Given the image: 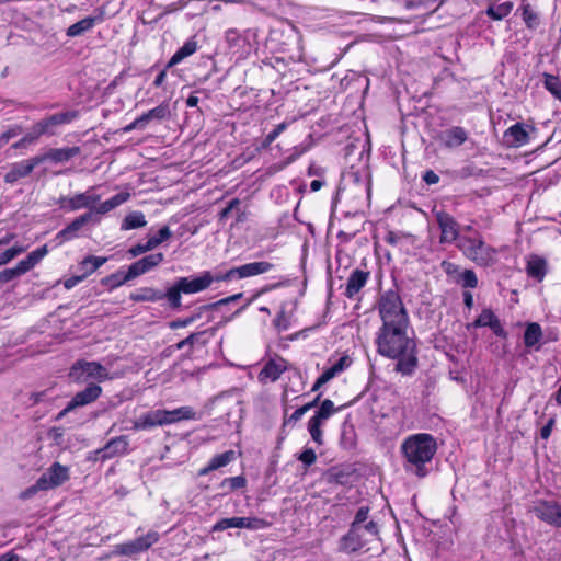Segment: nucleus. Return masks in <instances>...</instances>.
<instances>
[{
	"label": "nucleus",
	"mask_w": 561,
	"mask_h": 561,
	"mask_svg": "<svg viewBox=\"0 0 561 561\" xmlns=\"http://www.w3.org/2000/svg\"><path fill=\"white\" fill-rule=\"evenodd\" d=\"M337 410L330 399H325L321 402L314 415L327 422Z\"/></svg>",
	"instance_id": "37998d69"
},
{
	"label": "nucleus",
	"mask_w": 561,
	"mask_h": 561,
	"mask_svg": "<svg viewBox=\"0 0 561 561\" xmlns=\"http://www.w3.org/2000/svg\"><path fill=\"white\" fill-rule=\"evenodd\" d=\"M130 297H131V299H134L136 301H145V300H154L157 298H160L161 295H158L151 288H144L137 294H131Z\"/></svg>",
	"instance_id": "603ef678"
},
{
	"label": "nucleus",
	"mask_w": 561,
	"mask_h": 561,
	"mask_svg": "<svg viewBox=\"0 0 561 561\" xmlns=\"http://www.w3.org/2000/svg\"><path fill=\"white\" fill-rule=\"evenodd\" d=\"M438 140L444 147L454 149L460 147L468 140V133L463 127L453 126L442 131L438 136Z\"/></svg>",
	"instance_id": "aec40b11"
},
{
	"label": "nucleus",
	"mask_w": 561,
	"mask_h": 561,
	"mask_svg": "<svg viewBox=\"0 0 561 561\" xmlns=\"http://www.w3.org/2000/svg\"><path fill=\"white\" fill-rule=\"evenodd\" d=\"M102 394V388L99 385L90 383L82 391L77 392L70 402V409H77L96 401Z\"/></svg>",
	"instance_id": "b1692460"
},
{
	"label": "nucleus",
	"mask_w": 561,
	"mask_h": 561,
	"mask_svg": "<svg viewBox=\"0 0 561 561\" xmlns=\"http://www.w3.org/2000/svg\"><path fill=\"white\" fill-rule=\"evenodd\" d=\"M529 512L540 520L561 528V503L552 500H539L533 504Z\"/></svg>",
	"instance_id": "9d476101"
},
{
	"label": "nucleus",
	"mask_w": 561,
	"mask_h": 561,
	"mask_svg": "<svg viewBox=\"0 0 561 561\" xmlns=\"http://www.w3.org/2000/svg\"><path fill=\"white\" fill-rule=\"evenodd\" d=\"M369 506L364 505L360 506L354 517V520L352 522L348 531L346 533V539L348 541L354 540V536H358V529L359 527H363V524L368 520V514H369Z\"/></svg>",
	"instance_id": "72a5a7b5"
},
{
	"label": "nucleus",
	"mask_w": 561,
	"mask_h": 561,
	"mask_svg": "<svg viewBox=\"0 0 561 561\" xmlns=\"http://www.w3.org/2000/svg\"><path fill=\"white\" fill-rule=\"evenodd\" d=\"M548 271V262L545 257L537 254H530L526 261V272L531 278L541 280Z\"/></svg>",
	"instance_id": "c85d7f7f"
},
{
	"label": "nucleus",
	"mask_w": 561,
	"mask_h": 561,
	"mask_svg": "<svg viewBox=\"0 0 561 561\" xmlns=\"http://www.w3.org/2000/svg\"><path fill=\"white\" fill-rule=\"evenodd\" d=\"M272 267L273 265L266 261L251 262L238 267L229 268L222 273H218L216 276H213L210 273H206L194 280H232L253 277L267 273Z\"/></svg>",
	"instance_id": "20e7f679"
},
{
	"label": "nucleus",
	"mask_w": 561,
	"mask_h": 561,
	"mask_svg": "<svg viewBox=\"0 0 561 561\" xmlns=\"http://www.w3.org/2000/svg\"><path fill=\"white\" fill-rule=\"evenodd\" d=\"M130 198L128 192H121L110 199L101 203L99 206L93 205L87 214H92V225H98L101 221V215H104L119 205L124 204Z\"/></svg>",
	"instance_id": "dca6fc26"
},
{
	"label": "nucleus",
	"mask_w": 561,
	"mask_h": 561,
	"mask_svg": "<svg viewBox=\"0 0 561 561\" xmlns=\"http://www.w3.org/2000/svg\"><path fill=\"white\" fill-rule=\"evenodd\" d=\"M364 285L365 283H347L345 287V295L348 298L355 297L360 291Z\"/></svg>",
	"instance_id": "0e129e2a"
},
{
	"label": "nucleus",
	"mask_w": 561,
	"mask_h": 561,
	"mask_svg": "<svg viewBox=\"0 0 561 561\" xmlns=\"http://www.w3.org/2000/svg\"><path fill=\"white\" fill-rule=\"evenodd\" d=\"M358 536H355L353 541H348L346 539V534L341 538V550L346 552H355L362 549L369 540L370 538H366L365 535H367L365 531H363V527H359Z\"/></svg>",
	"instance_id": "c9c22d12"
},
{
	"label": "nucleus",
	"mask_w": 561,
	"mask_h": 561,
	"mask_svg": "<svg viewBox=\"0 0 561 561\" xmlns=\"http://www.w3.org/2000/svg\"><path fill=\"white\" fill-rule=\"evenodd\" d=\"M520 11L522 19L528 28L534 30L539 25V16L529 3H523L520 7Z\"/></svg>",
	"instance_id": "ea45409f"
},
{
	"label": "nucleus",
	"mask_w": 561,
	"mask_h": 561,
	"mask_svg": "<svg viewBox=\"0 0 561 561\" xmlns=\"http://www.w3.org/2000/svg\"><path fill=\"white\" fill-rule=\"evenodd\" d=\"M159 540L157 531H149L148 534L138 537L134 540L115 545L112 550V556L119 557H135L140 552L148 550L152 545Z\"/></svg>",
	"instance_id": "1a4fd4ad"
},
{
	"label": "nucleus",
	"mask_w": 561,
	"mask_h": 561,
	"mask_svg": "<svg viewBox=\"0 0 561 561\" xmlns=\"http://www.w3.org/2000/svg\"><path fill=\"white\" fill-rule=\"evenodd\" d=\"M307 413V408H298L288 419L284 421V425L297 423Z\"/></svg>",
	"instance_id": "69168bd1"
},
{
	"label": "nucleus",
	"mask_w": 561,
	"mask_h": 561,
	"mask_svg": "<svg viewBox=\"0 0 561 561\" xmlns=\"http://www.w3.org/2000/svg\"><path fill=\"white\" fill-rule=\"evenodd\" d=\"M504 141L508 147H522L529 141V135L526 126L522 123H516L504 133Z\"/></svg>",
	"instance_id": "a878e982"
},
{
	"label": "nucleus",
	"mask_w": 561,
	"mask_h": 561,
	"mask_svg": "<svg viewBox=\"0 0 561 561\" xmlns=\"http://www.w3.org/2000/svg\"><path fill=\"white\" fill-rule=\"evenodd\" d=\"M382 325H409V317L397 290H388L381 295L378 304Z\"/></svg>",
	"instance_id": "7ed1b4c3"
},
{
	"label": "nucleus",
	"mask_w": 561,
	"mask_h": 561,
	"mask_svg": "<svg viewBox=\"0 0 561 561\" xmlns=\"http://www.w3.org/2000/svg\"><path fill=\"white\" fill-rule=\"evenodd\" d=\"M147 224L145 215L141 211H133L128 214L122 222V230H130L145 227Z\"/></svg>",
	"instance_id": "4c0bfd02"
},
{
	"label": "nucleus",
	"mask_w": 561,
	"mask_h": 561,
	"mask_svg": "<svg viewBox=\"0 0 561 561\" xmlns=\"http://www.w3.org/2000/svg\"><path fill=\"white\" fill-rule=\"evenodd\" d=\"M226 42L230 54L237 60L245 59L254 49L256 33L252 30L240 32L237 28H230L226 32Z\"/></svg>",
	"instance_id": "39448f33"
},
{
	"label": "nucleus",
	"mask_w": 561,
	"mask_h": 561,
	"mask_svg": "<svg viewBox=\"0 0 561 561\" xmlns=\"http://www.w3.org/2000/svg\"><path fill=\"white\" fill-rule=\"evenodd\" d=\"M152 250V247L151 244L149 243V241L147 240L146 243L141 244H136L134 247H131L129 249V253L133 255V256H137V255H140L141 253H145L147 251H150Z\"/></svg>",
	"instance_id": "338daca9"
},
{
	"label": "nucleus",
	"mask_w": 561,
	"mask_h": 561,
	"mask_svg": "<svg viewBox=\"0 0 561 561\" xmlns=\"http://www.w3.org/2000/svg\"><path fill=\"white\" fill-rule=\"evenodd\" d=\"M162 253H153L147 255L133 263L126 273L118 271L106 276L102 280H131L157 266L162 261Z\"/></svg>",
	"instance_id": "6e6552de"
},
{
	"label": "nucleus",
	"mask_w": 561,
	"mask_h": 561,
	"mask_svg": "<svg viewBox=\"0 0 561 561\" xmlns=\"http://www.w3.org/2000/svg\"><path fill=\"white\" fill-rule=\"evenodd\" d=\"M363 531L370 538H378L379 536V527L377 523L371 519L363 524Z\"/></svg>",
	"instance_id": "052dcab7"
},
{
	"label": "nucleus",
	"mask_w": 561,
	"mask_h": 561,
	"mask_svg": "<svg viewBox=\"0 0 561 561\" xmlns=\"http://www.w3.org/2000/svg\"><path fill=\"white\" fill-rule=\"evenodd\" d=\"M107 261L106 257L89 255L79 263V275L70 277L68 280H82L90 276L99 267H101Z\"/></svg>",
	"instance_id": "cd10ccee"
},
{
	"label": "nucleus",
	"mask_w": 561,
	"mask_h": 561,
	"mask_svg": "<svg viewBox=\"0 0 561 561\" xmlns=\"http://www.w3.org/2000/svg\"><path fill=\"white\" fill-rule=\"evenodd\" d=\"M196 417V412L191 407L178 408V421L192 420Z\"/></svg>",
	"instance_id": "680f3d73"
},
{
	"label": "nucleus",
	"mask_w": 561,
	"mask_h": 561,
	"mask_svg": "<svg viewBox=\"0 0 561 561\" xmlns=\"http://www.w3.org/2000/svg\"><path fill=\"white\" fill-rule=\"evenodd\" d=\"M458 248L468 259L479 265H489L495 260L496 251L485 244L481 238L461 237Z\"/></svg>",
	"instance_id": "423d86ee"
},
{
	"label": "nucleus",
	"mask_w": 561,
	"mask_h": 561,
	"mask_svg": "<svg viewBox=\"0 0 561 561\" xmlns=\"http://www.w3.org/2000/svg\"><path fill=\"white\" fill-rule=\"evenodd\" d=\"M285 370H287V362L284 358H272L264 365V367L260 371L259 380L261 382H274L280 377V375Z\"/></svg>",
	"instance_id": "412c9836"
},
{
	"label": "nucleus",
	"mask_w": 561,
	"mask_h": 561,
	"mask_svg": "<svg viewBox=\"0 0 561 561\" xmlns=\"http://www.w3.org/2000/svg\"><path fill=\"white\" fill-rule=\"evenodd\" d=\"M22 133L21 126H14L7 131L2 133L0 136V146L3 147L5 144L9 142V140L13 137H16Z\"/></svg>",
	"instance_id": "4d7b16f0"
},
{
	"label": "nucleus",
	"mask_w": 561,
	"mask_h": 561,
	"mask_svg": "<svg viewBox=\"0 0 561 561\" xmlns=\"http://www.w3.org/2000/svg\"><path fill=\"white\" fill-rule=\"evenodd\" d=\"M70 478L69 476V468L66 466H62L59 462H54L41 477L39 479L45 480L46 490L55 489L61 484H64L66 481H68Z\"/></svg>",
	"instance_id": "a211bd4d"
},
{
	"label": "nucleus",
	"mask_w": 561,
	"mask_h": 561,
	"mask_svg": "<svg viewBox=\"0 0 561 561\" xmlns=\"http://www.w3.org/2000/svg\"><path fill=\"white\" fill-rule=\"evenodd\" d=\"M408 325H382L377 336L378 353L398 359L396 370L411 375L417 366L416 344L407 334Z\"/></svg>",
	"instance_id": "f257e3e1"
},
{
	"label": "nucleus",
	"mask_w": 561,
	"mask_h": 561,
	"mask_svg": "<svg viewBox=\"0 0 561 561\" xmlns=\"http://www.w3.org/2000/svg\"><path fill=\"white\" fill-rule=\"evenodd\" d=\"M210 283H178V308H180V294L197 293L206 289Z\"/></svg>",
	"instance_id": "79ce46f5"
},
{
	"label": "nucleus",
	"mask_w": 561,
	"mask_h": 561,
	"mask_svg": "<svg viewBox=\"0 0 561 561\" xmlns=\"http://www.w3.org/2000/svg\"><path fill=\"white\" fill-rule=\"evenodd\" d=\"M129 442L127 436H118L112 438L106 445L99 449L96 453L100 455L102 460L111 459L117 456H123L128 451Z\"/></svg>",
	"instance_id": "6ab92c4d"
},
{
	"label": "nucleus",
	"mask_w": 561,
	"mask_h": 561,
	"mask_svg": "<svg viewBox=\"0 0 561 561\" xmlns=\"http://www.w3.org/2000/svg\"><path fill=\"white\" fill-rule=\"evenodd\" d=\"M45 483L46 482L44 479L38 478V480L33 485L28 486L23 492H21L20 499L28 500V499L33 497L38 491H46Z\"/></svg>",
	"instance_id": "49530a36"
},
{
	"label": "nucleus",
	"mask_w": 561,
	"mask_h": 561,
	"mask_svg": "<svg viewBox=\"0 0 561 561\" xmlns=\"http://www.w3.org/2000/svg\"><path fill=\"white\" fill-rule=\"evenodd\" d=\"M242 296H243V295H242L241 293H239V294H234V295H232V296H229V297L222 298V299H220V300H218V301H216V302H214V304L209 305L208 307H209V308H211V309H217V308H219V307H221V306H226V305H228V304H230V302H234V301H237L238 299L242 298Z\"/></svg>",
	"instance_id": "e2e57ef3"
},
{
	"label": "nucleus",
	"mask_w": 561,
	"mask_h": 561,
	"mask_svg": "<svg viewBox=\"0 0 561 561\" xmlns=\"http://www.w3.org/2000/svg\"><path fill=\"white\" fill-rule=\"evenodd\" d=\"M358 536H355L353 541H348L346 539V534L341 538V550L346 552H355L362 549L369 540L370 538H366L365 535H367L365 531H363V527H359Z\"/></svg>",
	"instance_id": "f704fd0d"
},
{
	"label": "nucleus",
	"mask_w": 561,
	"mask_h": 561,
	"mask_svg": "<svg viewBox=\"0 0 561 561\" xmlns=\"http://www.w3.org/2000/svg\"><path fill=\"white\" fill-rule=\"evenodd\" d=\"M169 113L168 107L163 105H159L147 113L142 114V117L145 118L146 124L151 119H160L163 118Z\"/></svg>",
	"instance_id": "3c124183"
},
{
	"label": "nucleus",
	"mask_w": 561,
	"mask_h": 561,
	"mask_svg": "<svg viewBox=\"0 0 561 561\" xmlns=\"http://www.w3.org/2000/svg\"><path fill=\"white\" fill-rule=\"evenodd\" d=\"M197 49V42L194 38L188 39L180 49H178V62L191 56Z\"/></svg>",
	"instance_id": "de8ad7c7"
},
{
	"label": "nucleus",
	"mask_w": 561,
	"mask_h": 561,
	"mask_svg": "<svg viewBox=\"0 0 561 561\" xmlns=\"http://www.w3.org/2000/svg\"><path fill=\"white\" fill-rule=\"evenodd\" d=\"M22 251H23L22 248H16V247L5 250L4 252H2L0 254V265H4V264L9 263L12 259H14L16 255L22 253Z\"/></svg>",
	"instance_id": "5fc2aeb1"
},
{
	"label": "nucleus",
	"mask_w": 561,
	"mask_h": 561,
	"mask_svg": "<svg viewBox=\"0 0 561 561\" xmlns=\"http://www.w3.org/2000/svg\"><path fill=\"white\" fill-rule=\"evenodd\" d=\"M298 460L306 466H311L317 460V455L313 449L305 448L298 456Z\"/></svg>",
	"instance_id": "864d4df0"
},
{
	"label": "nucleus",
	"mask_w": 561,
	"mask_h": 561,
	"mask_svg": "<svg viewBox=\"0 0 561 561\" xmlns=\"http://www.w3.org/2000/svg\"><path fill=\"white\" fill-rule=\"evenodd\" d=\"M100 201V195H91L89 192L79 193L70 197L69 210H78L81 208H92Z\"/></svg>",
	"instance_id": "473e14b6"
},
{
	"label": "nucleus",
	"mask_w": 561,
	"mask_h": 561,
	"mask_svg": "<svg viewBox=\"0 0 561 561\" xmlns=\"http://www.w3.org/2000/svg\"><path fill=\"white\" fill-rule=\"evenodd\" d=\"M513 8L514 3L512 1H504L489 5L485 13L492 20L501 21L512 12Z\"/></svg>",
	"instance_id": "e433bc0d"
},
{
	"label": "nucleus",
	"mask_w": 561,
	"mask_h": 561,
	"mask_svg": "<svg viewBox=\"0 0 561 561\" xmlns=\"http://www.w3.org/2000/svg\"><path fill=\"white\" fill-rule=\"evenodd\" d=\"M45 135L43 131H39V126L37 123H35L31 130L23 137L24 141L28 142V145L34 144L37 141V139Z\"/></svg>",
	"instance_id": "bf43d9fd"
},
{
	"label": "nucleus",
	"mask_w": 561,
	"mask_h": 561,
	"mask_svg": "<svg viewBox=\"0 0 561 561\" xmlns=\"http://www.w3.org/2000/svg\"><path fill=\"white\" fill-rule=\"evenodd\" d=\"M245 484H247V480L242 476L232 477V478H226L221 482V486L222 488L228 486L229 490L242 489L243 486H245Z\"/></svg>",
	"instance_id": "8fccbe9b"
},
{
	"label": "nucleus",
	"mask_w": 561,
	"mask_h": 561,
	"mask_svg": "<svg viewBox=\"0 0 561 561\" xmlns=\"http://www.w3.org/2000/svg\"><path fill=\"white\" fill-rule=\"evenodd\" d=\"M78 111H66L53 114L37 122L39 131H43L45 135L53 136L55 135V127L71 123L78 117Z\"/></svg>",
	"instance_id": "4468645a"
},
{
	"label": "nucleus",
	"mask_w": 561,
	"mask_h": 561,
	"mask_svg": "<svg viewBox=\"0 0 561 561\" xmlns=\"http://www.w3.org/2000/svg\"><path fill=\"white\" fill-rule=\"evenodd\" d=\"M170 236H171V231H170L169 227L164 226L154 236H150L148 238V241L151 244L152 249H154L157 245H159L164 240H167Z\"/></svg>",
	"instance_id": "09e8293b"
},
{
	"label": "nucleus",
	"mask_w": 561,
	"mask_h": 561,
	"mask_svg": "<svg viewBox=\"0 0 561 561\" xmlns=\"http://www.w3.org/2000/svg\"><path fill=\"white\" fill-rule=\"evenodd\" d=\"M545 88L559 101H561V80L559 77L543 73Z\"/></svg>",
	"instance_id": "a19ab883"
},
{
	"label": "nucleus",
	"mask_w": 561,
	"mask_h": 561,
	"mask_svg": "<svg viewBox=\"0 0 561 561\" xmlns=\"http://www.w3.org/2000/svg\"><path fill=\"white\" fill-rule=\"evenodd\" d=\"M348 178L352 181V183L356 186V190L359 194H366L367 196H369L370 184L368 180L363 179L358 172L350 173Z\"/></svg>",
	"instance_id": "c03bdc74"
},
{
	"label": "nucleus",
	"mask_w": 561,
	"mask_h": 561,
	"mask_svg": "<svg viewBox=\"0 0 561 561\" xmlns=\"http://www.w3.org/2000/svg\"><path fill=\"white\" fill-rule=\"evenodd\" d=\"M39 164L41 159H38L37 156L12 163L9 171L4 174L5 183L14 184L20 179L28 176Z\"/></svg>",
	"instance_id": "ddd939ff"
},
{
	"label": "nucleus",
	"mask_w": 561,
	"mask_h": 561,
	"mask_svg": "<svg viewBox=\"0 0 561 561\" xmlns=\"http://www.w3.org/2000/svg\"><path fill=\"white\" fill-rule=\"evenodd\" d=\"M436 451V440L430 434L421 433L407 437L401 444L404 470L417 478H425L430 472L428 465Z\"/></svg>",
	"instance_id": "f03ea898"
},
{
	"label": "nucleus",
	"mask_w": 561,
	"mask_h": 561,
	"mask_svg": "<svg viewBox=\"0 0 561 561\" xmlns=\"http://www.w3.org/2000/svg\"><path fill=\"white\" fill-rule=\"evenodd\" d=\"M268 526L270 524L265 519L259 517H230L218 520L213 526V531H222L228 528H247L257 530L264 529Z\"/></svg>",
	"instance_id": "f8f14e48"
},
{
	"label": "nucleus",
	"mask_w": 561,
	"mask_h": 561,
	"mask_svg": "<svg viewBox=\"0 0 561 561\" xmlns=\"http://www.w3.org/2000/svg\"><path fill=\"white\" fill-rule=\"evenodd\" d=\"M541 337H542L541 327L536 322L529 323L524 332L525 346L529 350L539 351L540 350L539 342H540Z\"/></svg>",
	"instance_id": "2f4dec72"
},
{
	"label": "nucleus",
	"mask_w": 561,
	"mask_h": 561,
	"mask_svg": "<svg viewBox=\"0 0 561 561\" xmlns=\"http://www.w3.org/2000/svg\"><path fill=\"white\" fill-rule=\"evenodd\" d=\"M175 422V410H153L142 414L134 422V430H148Z\"/></svg>",
	"instance_id": "9b49d317"
},
{
	"label": "nucleus",
	"mask_w": 561,
	"mask_h": 561,
	"mask_svg": "<svg viewBox=\"0 0 561 561\" xmlns=\"http://www.w3.org/2000/svg\"><path fill=\"white\" fill-rule=\"evenodd\" d=\"M236 459V453L233 450H227L222 454L214 456L208 465L199 470V476H206L209 472L220 469Z\"/></svg>",
	"instance_id": "7c9ffc66"
},
{
	"label": "nucleus",
	"mask_w": 561,
	"mask_h": 561,
	"mask_svg": "<svg viewBox=\"0 0 561 561\" xmlns=\"http://www.w3.org/2000/svg\"><path fill=\"white\" fill-rule=\"evenodd\" d=\"M130 198L128 192H121L110 199L101 203L99 206L93 205L87 214H92V225H98L101 221V215H104L119 205L124 204Z\"/></svg>",
	"instance_id": "2eb2a0df"
},
{
	"label": "nucleus",
	"mask_w": 561,
	"mask_h": 561,
	"mask_svg": "<svg viewBox=\"0 0 561 561\" xmlns=\"http://www.w3.org/2000/svg\"><path fill=\"white\" fill-rule=\"evenodd\" d=\"M352 364V358L348 355L341 356L336 363L331 367L337 373V375L348 368Z\"/></svg>",
	"instance_id": "13d9d810"
},
{
	"label": "nucleus",
	"mask_w": 561,
	"mask_h": 561,
	"mask_svg": "<svg viewBox=\"0 0 561 561\" xmlns=\"http://www.w3.org/2000/svg\"><path fill=\"white\" fill-rule=\"evenodd\" d=\"M496 316L491 309H484L481 314L469 325L473 328L489 327Z\"/></svg>",
	"instance_id": "a18cd8bd"
},
{
	"label": "nucleus",
	"mask_w": 561,
	"mask_h": 561,
	"mask_svg": "<svg viewBox=\"0 0 561 561\" xmlns=\"http://www.w3.org/2000/svg\"><path fill=\"white\" fill-rule=\"evenodd\" d=\"M88 224H92V214L84 213L75 218L68 226L60 230L56 234V239L59 240V243L70 241L75 239L78 236V231Z\"/></svg>",
	"instance_id": "4be33fe9"
},
{
	"label": "nucleus",
	"mask_w": 561,
	"mask_h": 561,
	"mask_svg": "<svg viewBox=\"0 0 561 561\" xmlns=\"http://www.w3.org/2000/svg\"><path fill=\"white\" fill-rule=\"evenodd\" d=\"M440 268L451 280H477V276L472 270L461 268L453 262L443 261Z\"/></svg>",
	"instance_id": "bb28decb"
},
{
	"label": "nucleus",
	"mask_w": 561,
	"mask_h": 561,
	"mask_svg": "<svg viewBox=\"0 0 561 561\" xmlns=\"http://www.w3.org/2000/svg\"><path fill=\"white\" fill-rule=\"evenodd\" d=\"M103 20H104V11L98 9L96 15L87 16V18L73 23L72 25H70L66 31V35L69 37L81 36L83 33L93 28V26L96 23H101Z\"/></svg>",
	"instance_id": "393cba45"
},
{
	"label": "nucleus",
	"mask_w": 561,
	"mask_h": 561,
	"mask_svg": "<svg viewBox=\"0 0 561 561\" xmlns=\"http://www.w3.org/2000/svg\"><path fill=\"white\" fill-rule=\"evenodd\" d=\"M205 335H206V332H204V331L197 332V333H192L184 340L178 342L176 347H178V350H181V351L187 348V351H185V355H190V351H192V352L202 351L204 345L206 344Z\"/></svg>",
	"instance_id": "c756f323"
},
{
	"label": "nucleus",
	"mask_w": 561,
	"mask_h": 561,
	"mask_svg": "<svg viewBox=\"0 0 561 561\" xmlns=\"http://www.w3.org/2000/svg\"><path fill=\"white\" fill-rule=\"evenodd\" d=\"M274 325L278 331H285L289 328V319L284 310H280L274 319Z\"/></svg>",
	"instance_id": "6e6d98bb"
},
{
	"label": "nucleus",
	"mask_w": 561,
	"mask_h": 561,
	"mask_svg": "<svg viewBox=\"0 0 561 561\" xmlns=\"http://www.w3.org/2000/svg\"><path fill=\"white\" fill-rule=\"evenodd\" d=\"M69 376L76 381L95 379L99 382L110 379L108 370L98 362L77 360L70 368Z\"/></svg>",
	"instance_id": "0eeeda50"
},
{
	"label": "nucleus",
	"mask_w": 561,
	"mask_h": 561,
	"mask_svg": "<svg viewBox=\"0 0 561 561\" xmlns=\"http://www.w3.org/2000/svg\"><path fill=\"white\" fill-rule=\"evenodd\" d=\"M436 219L440 229V242L450 243L457 240L459 236L457 221L449 214L444 211L437 213Z\"/></svg>",
	"instance_id": "f3484780"
},
{
	"label": "nucleus",
	"mask_w": 561,
	"mask_h": 561,
	"mask_svg": "<svg viewBox=\"0 0 561 561\" xmlns=\"http://www.w3.org/2000/svg\"><path fill=\"white\" fill-rule=\"evenodd\" d=\"M80 153V148L75 147H67V148H54L49 149L48 151L36 154L38 159H41V164L45 161H53L54 163H62L67 162L73 157L78 156Z\"/></svg>",
	"instance_id": "5701e85b"
},
{
	"label": "nucleus",
	"mask_w": 561,
	"mask_h": 561,
	"mask_svg": "<svg viewBox=\"0 0 561 561\" xmlns=\"http://www.w3.org/2000/svg\"><path fill=\"white\" fill-rule=\"evenodd\" d=\"M325 423V421L318 419L316 415H313L309 422H308V432L312 438V440L318 445H323V433H322V425Z\"/></svg>",
	"instance_id": "58836bf2"
},
{
	"label": "nucleus",
	"mask_w": 561,
	"mask_h": 561,
	"mask_svg": "<svg viewBox=\"0 0 561 561\" xmlns=\"http://www.w3.org/2000/svg\"><path fill=\"white\" fill-rule=\"evenodd\" d=\"M47 254V248L46 245H43L38 249H36L35 251L31 252L28 254V257L31 259V261L33 262V264L35 265L36 263H38L45 255Z\"/></svg>",
	"instance_id": "774afa93"
}]
</instances>
